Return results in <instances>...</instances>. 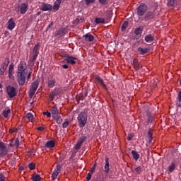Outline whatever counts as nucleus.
<instances>
[{"mask_svg": "<svg viewBox=\"0 0 181 181\" xmlns=\"http://www.w3.org/2000/svg\"><path fill=\"white\" fill-rule=\"evenodd\" d=\"M136 11L138 18H134L135 22L139 23L143 22V21H145L144 16L148 11V5L145 3H141L140 5L136 8Z\"/></svg>", "mask_w": 181, "mask_h": 181, "instance_id": "1", "label": "nucleus"}, {"mask_svg": "<svg viewBox=\"0 0 181 181\" xmlns=\"http://www.w3.org/2000/svg\"><path fill=\"white\" fill-rule=\"evenodd\" d=\"M88 115L87 112L83 111L81 112L79 115L77 117V122L78 124V127L80 128H83L87 124V120H88Z\"/></svg>", "mask_w": 181, "mask_h": 181, "instance_id": "2", "label": "nucleus"}, {"mask_svg": "<svg viewBox=\"0 0 181 181\" xmlns=\"http://www.w3.org/2000/svg\"><path fill=\"white\" fill-rule=\"evenodd\" d=\"M40 44H36L33 49V52H31V57H30V62L33 63V62L36 61L39 54H40Z\"/></svg>", "mask_w": 181, "mask_h": 181, "instance_id": "3", "label": "nucleus"}, {"mask_svg": "<svg viewBox=\"0 0 181 181\" xmlns=\"http://www.w3.org/2000/svg\"><path fill=\"white\" fill-rule=\"evenodd\" d=\"M156 16H158V14H156V10H150L148 11H146L144 19L146 22H147L148 21L153 20Z\"/></svg>", "mask_w": 181, "mask_h": 181, "instance_id": "4", "label": "nucleus"}, {"mask_svg": "<svg viewBox=\"0 0 181 181\" xmlns=\"http://www.w3.org/2000/svg\"><path fill=\"white\" fill-rule=\"evenodd\" d=\"M6 93L10 98H13L16 97L18 92L16 91V88L12 86H7Z\"/></svg>", "mask_w": 181, "mask_h": 181, "instance_id": "5", "label": "nucleus"}, {"mask_svg": "<svg viewBox=\"0 0 181 181\" xmlns=\"http://www.w3.org/2000/svg\"><path fill=\"white\" fill-rule=\"evenodd\" d=\"M39 84L40 83L38 81H35L33 82L31 85V88L29 91V98H33V95H35V93H36L37 89L38 88Z\"/></svg>", "mask_w": 181, "mask_h": 181, "instance_id": "6", "label": "nucleus"}, {"mask_svg": "<svg viewBox=\"0 0 181 181\" xmlns=\"http://www.w3.org/2000/svg\"><path fill=\"white\" fill-rule=\"evenodd\" d=\"M17 78H18L17 80L19 86H23L25 82V78H26L25 74L21 71H18Z\"/></svg>", "mask_w": 181, "mask_h": 181, "instance_id": "7", "label": "nucleus"}, {"mask_svg": "<svg viewBox=\"0 0 181 181\" xmlns=\"http://www.w3.org/2000/svg\"><path fill=\"white\" fill-rule=\"evenodd\" d=\"M8 154V148L3 141H0V156L4 158Z\"/></svg>", "mask_w": 181, "mask_h": 181, "instance_id": "8", "label": "nucleus"}, {"mask_svg": "<svg viewBox=\"0 0 181 181\" xmlns=\"http://www.w3.org/2000/svg\"><path fill=\"white\" fill-rule=\"evenodd\" d=\"M26 68L27 64L25 63V62L21 61L19 65L18 66V72H22L25 74H27Z\"/></svg>", "mask_w": 181, "mask_h": 181, "instance_id": "9", "label": "nucleus"}, {"mask_svg": "<svg viewBox=\"0 0 181 181\" xmlns=\"http://www.w3.org/2000/svg\"><path fill=\"white\" fill-rule=\"evenodd\" d=\"M13 70H14V64L11 63L8 66V77L10 78V80H14L15 76L13 75Z\"/></svg>", "mask_w": 181, "mask_h": 181, "instance_id": "10", "label": "nucleus"}, {"mask_svg": "<svg viewBox=\"0 0 181 181\" xmlns=\"http://www.w3.org/2000/svg\"><path fill=\"white\" fill-rule=\"evenodd\" d=\"M51 113H52V119L56 120V119H57V116L59 113V108L57 106V105H55L54 107H52V109L51 110Z\"/></svg>", "mask_w": 181, "mask_h": 181, "instance_id": "11", "label": "nucleus"}, {"mask_svg": "<svg viewBox=\"0 0 181 181\" xmlns=\"http://www.w3.org/2000/svg\"><path fill=\"white\" fill-rule=\"evenodd\" d=\"M61 165H59L56 166L55 169L54 170L52 174V180H56V178H57L59 173H60L61 172Z\"/></svg>", "mask_w": 181, "mask_h": 181, "instance_id": "12", "label": "nucleus"}, {"mask_svg": "<svg viewBox=\"0 0 181 181\" xmlns=\"http://www.w3.org/2000/svg\"><path fill=\"white\" fill-rule=\"evenodd\" d=\"M60 91L59 88H55V89L52 90L51 93H49V98H51L52 101L54 100V98L57 97V95H59Z\"/></svg>", "mask_w": 181, "mask_h": 181, "instance_id": "13", "label": "nucleus"}, {"mask_svg": "<svg viewBox=\"0 0 181 181\" xmlns=\"http://www.w3.org/2000/svg\"><path fill=\"white\" fill-rule=\"evenodd\" d=\"M65 31H66V29L63 28V27H62L61 28L58 29V30L55 31L54 37H63V35H64Z\"/></svg>", "mask_w": 181, "mask_h": 181, "instance_id": "14", "label": "nucleus"}, {"mask_svg": "<svg viewBox=\"0 0 181 181\" xmlns=\"http://www.w3.org/2000/svg\"><path fill=\"white\" fill-rule=\"evenodd\" d=\"M53 9V6L52 4H47V3H44L41 7V11H51Z\"/></svg>", "mask_w": 181, "mask_h": 181, "instance_id": "15", "label": "nucleus"}, {"mask_svg": "<svg viewBox=\"0 0 181 181\" xmlns=\"http://www.w3.org/2000/svg\"><path fill=\"white\" fill-rule=\"evenodd\" d=\"M28 9V5L26 3H22L20 6V13L21 15H25L27 13Z\"/></svg>", "mask_w": 181, "mask_h": 181, "instance_id": "16", "label": "nucleus"}, {"mask_svg": "<svg viewBox=\"0 0 181 181\" xmlns=\"http://www.w3.org/2000/svg\"><path fill=\"white\" fill-rule=\"evenodd\" d=\"M8 26L7 28L9 30H13L15 28L16 23L13 18H10L8 21Z\"/></svg>", "mask_w": 181, "mask_h": 181, "instance_id": "17", "label": "nucleus"}, {"mask_svg": "<svg viewBox=\"0 0 181 181\" xmlns=\"http://www.w3.org/2000/svg\"><path fill=\"white\" fill-rule=\"evenodd\" d=\"M133 65L134 67V69L136 70H141L143 67V65H141V63H139V60L136 59H133Z\"/></svg>", "mask_w": 181, "mask_h": 181, "instance_id": "18", "label": "nucleus"}, {"mask_svg": "<svg viewBox=\"0 0 181 181\" xmlns=\"http://www.w3.org/2000/svg\"><path fill=\"white\" fill-rule=\"evenodd\" d=\"M145 41L147 43H152L155 40V35L153 34L146 35L144 37Z\"/></svg>", "mask_w": 181, "mask_h": 181, "instance_id": "19", "label": "nucleus"}, {"mask_svg": "<svg viewBox=\"0 0 181 181\" xmlns=\"http://www.w3.org/2000/svg\"><path fill=\"white\" fill-rule=\"evenodd\" d=\"M62 4V0H57L54 2V5L52 6V9L54 11H59L60 8V5Z\"/></svg>", "mask_w": 181, "mask_h": 181, "instance_id": "20", "label": "nucleus"}, {"mask_svg": "<svg viewBox=\"0 0 181 181\" xmlns=\"http://www.w3.org/2000/svg\"><path fill=\"white\" fill-rule=\"evenodd\" d=\"M83 37H85V41L86 42H93L95 40V37L90 33H86V35H83Z\"/></svg>", "mask_w": 181, "mask_h": 181, "instance_id": "21", "label": "nucleus"}, {"mask_svg": "<svg viewBox=\"0 0 181 181\" xmlns=\"http://www.w3.org/2000/svg\"><path fill=\"white\" fill-rule=\"evenodd\" d=\"M177 166V165L176 163L172 162L170 165L168 166L169 173H172L173 171H175Z\"/></svg>", "mask_w": 181, "mask_h": 181, "instance_id": "22", "label": "nucleus"}, {"mask_svg": "<svg viewBox=\"0 0 181 181\" xmlns=\"http://www.w3.org/2000/svg\"><path fill=\"white\" fill-rule=\"evenodd\" d=\"M75 60H77L76 57H70V55L67 56V59H66L67 63L71 64V65H74V64H76Z\"/></svg>", "mask_w": 181, "mask_h": 181, "instance_id": "23", "label": "nucleus"}, {"mask_svg": "<svg viewBox=\"0 0 181 181\" xmlns=\"http://www.w3.org/2000/svg\"><path fill=\"white\" fill-rule=\"evenodd\" d=\"M56 146V142L53 140L51 141H47V143L45 144V147L46 148H54Z\"/></svg>", "mask_w": 181, "mask_h": 181, "instance_id": "24", "label": "nucleus"}, {"mask_svg": "<svg viewBox=\"0 0 181 181\" xmlns=\"http://www.w3.org/2000/svg\"><path fill=\"white\" fill-rule=\"evenodd\" d=\"M138 52L140 54H146L150 52V49L148 48H142L141 47H139Z\"/></svg>", "mask_w": 181, "mask_h": 181, "instance_id": "25", "label": "nucleus"}, {"mask_svg": "<svg viewBox=\"0 0 181 181\" xmlns=\"http://www.w3.org/2000/svg\"><path fill=\"white\" fill-rule=\"evenodd\" d=\"M144 29L142 27L139 26L137 28L135 29L134 33L136 35H139V37H141V33H143Z\"/></svg>", "mask_w": 181, "mask_h": 181, "instance_id": "26", "label": "nucleus"}, {"mask_svg": "<svg viewBox=\"0 0 181 181\" xmlns=\"http://www.w3.org/2000/svg\"><path fill=\"white\" fill-rule=\"evenodd\" d=\"M177 5V0H168V6L175 7Z\"/></svg>", "mask_w": 181, "mask_h": 181, "instance_id": "27", "label": "nucleus"}, {"mask_svg": "<svg viewBox=\"0 0 181 181\" xmlns=\"http://www.w3.org/2000/svg\"><path fill=\"white\" fill-rule=\"evenodd\" d=\"M10 62L11 61L9 57H6L4 59V62L2 63L6 70L7 69Z\"/></svg>", "mask_w": 181, "mask_h": 181, "instance_id": "28", "label": "nucleus"}, {"mask_svg": "<svg viewBox=\"0 0 181 181\" xmlns=\"http://www.w3.org/2000/svg\"><path fill=\"white\" fill-rule=\"evenodd\" d=\"M176 105L177 107H181V91H179L177 93Z\"/></svg>", "mask_w": 181, "mask_h": 181, "instance_id": "29", "label": "nucleus"}, {"mask_svg": "<svg viewBox=\"0 0 181 181\" xmlns=\"http://www.w3.org/2000/svg\"><path fill=\"white\" fill-rule=\"evenodd\" d=\"M85 21V18L81 16V18H76V20L74 21V23L76 25L79 23H83Z\"/></svg>", "mask_w": 181, "mask_h": 181, "instance_id": "30", "label": "nucleus"}, {"mask_svg": "<svg viewBox=\"0 0 181 181\" xmlns=\"http://www.w3.org/2000/svg\"><path fill=\"white\" fill-rule=\"evenodd\" d=\"M132 156H133V158L136 161L139 160V158H140V154L135 151V150H132Z\"/></svg>", "mask_w": 181, "mask_h": 181, "instance_id": "31", "label": "nucleus"}, {"mask_svg": "<svg viewBox=\"0 0 181 181\" xmlns=\"http://www.w3.org/2000/svg\"><path fill=\"white\" fill-rule=\"evenodd\" d=\"M41 176L40 174H33L32 175V180L33 181H41Z\"/></svg>", "mask_w": 181, "mask_h": 181, "instance_id": "32", "label": "nucleus"}, {"mask_svg": "<svg viewBox=\"0 0 181 181\" xmlns=\"http://www.w3.org/2000/svg\"><path fill=\"white\" fill-rule=\"evenodd\" d=\"M95 22L96 24H104L105 23V20L103 18H95Z\"/></svg>", "mask_w": 181, "mask_h": 181, "instance_id": "33", "label": "nucleus"}, {"mask_svg": "<svg viewBox=\"0 0 181 181\" xmlns=\"http://www.w3.org/2000/svg\"><path fill=\"white\" fill-rule=\"evenodd\" d=\"M148 138L149 139V143H151L153 140V129L152 128L148 129Z\"/></svg>", "mask_w": 181, "mask_h": 181, "instance_id": "34", "label": "nucleus"}, {"mask_svg": "<svg viewBox=\"0 0 181 181\" xmlns=\"http://www.w3.org/2000/svg\"><path fill=\"white\" fill-rule=\"evenodd\" d=\"M56 84V79H50L48 81V87L49 88H53L54 86H55Z\"/></svg>", "mask_w": 181, "mask_h": 181, "instance_id": "35", "label": "nucleus"}, {"mask_svg": "<svg viewBox=\"0 0 181 181\" xmlns=\"http://www.w3.org/2000/svg\"><path fill=\"white\" fill-rule=\"evenodd\" d=\"M95 80L98 83L103 85L104 86H105L103 79L102 78H100V76H99V75H95Z\"/></svg>", "mask_w": 181, "mask_h": 181, "instance_id": "36", "label": "nucleus"}, {"mask_svg": "<svg viewBox=\"0 0 181 181\" xmlns=\"http://www.w3.org/2000/svg\"><path fill=\"white\" fill-rule=\"evenodd\" d=\"M86 139H87V136H86L82 135V136L80 137L78 141H79V144H80L81 147L82 144L84 143V141H86Z\"/></svg>", "mask_w": 181, "mask_h": 181, "instance_id": "37", "label": "nucleus"}, {"mask_svg": "<svg viewBox=\"0 0 181 181\" xmlns=\"http://www.w3.org/2000/svg\"><path fill=\"white\" fill-rule=\"evenodd\" d=\"M128 27V21H124L123 23H122V25L121 27V29L122 31H124Z\"/></svg>", "mask_w": 181, "mask_h": 181, "instance_id": "38", "label": "nucleus"}, {"mask_svg": "<svg viewBox=\"0 0 181 181\" xmlns=\"http://www.w3.org/2000/svg\"><path fill=\"white\" fill-rule=\"evenodd\" d=\"M9 113H11V109H5L3 111V115H4V117H8Z\"/></svg>", "mask_w": 181, "mask_h": 181, "instance_id": "39", "label": "nucleus"}, {"mask_svg": "<svg viewBox=\"0 0 181 181\" xmlns=\"http://www.w3.org/2000/svg\"><path fill=\"white\" fill-rule=\"evenodd\" d=\"M6 71L4 64H1V67L0 68V76H4V72Z\"/></svg>", "mask_w": 181, "mask_h": 181, "instance_id": "40", "label": "nucleus"}, {"mask_svg": "<svg viewBox=\"0 0 181 181\" xmlns=\"http://www.w3.org/2000/svg\"><path fill=\"white\" fill-rule=\"evenodd\" d=\"M55 121L57 124H62L63 122V119H62V116L57 115Z\"/></svg>", "mask_w": 181, "mask_h": 181, "instance_id": "41", "label": "nucleus"}, {"mask_svg": "<svg viewBox=\"0 0 181 181\" xmlns=\"http://www.w3.org/2000/svg\"><path fill=\"white\" fill-rule=\"evenodd\" d=\"M87 95H88V92H85L84 93H83L81 95L79 96V100H81V101H83V100H85Z\"/></svg>", "mask_w": 181, "mask_h": 181, "instance_id": "42", "label": "nucleus"}, {"mask_svg": "<svg viewBox=\"0 0 181 181\" xmlns=\"http://www.w3.org/2000/svg\"><path fill=\"white\" fill-rule=\"evenodd\" d=\"M104 168H105V170H104L105 174L108 175V173H110V165H105Z\"/></svg>", "mask_w": 181, "mask_h": 181, "instance_id": "43", "label": "nucleus"}, {"mask_svg": "<svg viewBox=\"0 0 181 181\" xmlns=\"http://www.w3.org/2000/svg\"><path fill=\"white\" fill-rule=\"evenodd\" d=\"M148 119H147V123L150 124L152 123L153 119V116L151 115H148Z\"/></svg>", "mask_w": 181, "mask_h": 181, "instance_id": "44", "label": "nucleus"}, {"mask_svg": "<svg viewBox=\"0 0 181 181\" xmlns=\"http://www.w3.org/2000/svg\"><path fill=\"white\" fill-rule=\"evenodd\" d=\"M28 168H29V169H30V170H34V169H35V163H29Z\"/></svg>", "mask_w": 181, "mask_h": 181, "instance_id": "45", "label": "nucleus"}, {"mask_svg": "<svg viewBox=\"0 0 181 181\" xmlns=\"http://www.w3.org/2000/svg\"><path fill=\"white\" fill-rule=\"evenodd\" d=\"M26 117L29 119V121H33V115H32V113H27Z\"/></svg>", "mask_w": 181, "mask_h": 181, "instance_id": "46", "label": "nucleus"}, {"mask_svg": "<svg viewBox=\"0 0 181 181\" xmlns=\"http://www.w3.org/2000/svg\"><path fill=\"white\" fill-rule=\"evenodd\" d=\"M135 171L138 175H140V173H141L142 171V168L141 166H139L136 168Z\"/></svg>", "mask_w": 181, "mask_h": 181, "instance_id": "47", "label": "nucleus"}, {"mask_svg": "<svg viewBox=\"0 0 181 181\" xmlns=\"http://www.w3.org/2000/svg\"><path fill=\"white\" fill-rule=\"evenodd\" d=\"M96 166H97V163H95L90 169V173H92V175H93V173H94V172L96 169Z\"/></svg>", "mask_w": 181, "mask_h": 181, "instance_id": "48", "label": "nucleus"}, {"mask_svg": "<svg viewBox=\"0 0 181 181\" xmlns=\"http://www.w3.org/2000/svg\"><path fill=\"white\" fill-rule=\"evenodd\" d=\"M101 5H107L108 0H98Z\"/></svg>", "mask_w": 181, "mask_h": 181, "instance_id": "49", "label": "nucleus"}, {"mask_svg": "<svg viewBox=\"0 0 181 181\" xmlns=\"http://www.w3.org/2000/svg\"><path fill=\"white\" fill-rule=\"evenodd\" d=\"M91 178H92V173L90 170L89 173H88V175L86 176V180L89 181L91 180Z\"/></svg>", "mask_w": 181, "mask_h": 181, "instance_id": "50", "label": "nucleus"}, {"mask_svg": "<svg viewBox=\"0 0 181 181\" xmlns=\"http://www.w3.org/2000/svg\"><path fill=\"white\" fill-rule=\"evenodd\" d=\"M69 124V122L68 120H66L64 122H63L62 127L63 128H66Z\"/></svg>", "mask_w": 181, "mask_h": 181, "instance_id": "51", "label": "nucleus"}, {"mask_svg": "<svg viewBox=\"0 0 181 181\" xmlns=\"http://www.w3.org/2000/svg\"><path fill=\"white\" fill-rule=\"evenodd\" d=\"M95 0H86V5L93 4Z\"/></svg>", "mask_w": 181, "mask_h": 181, "instance_id": "52", "label": "nucleus"}, {"mask_svg": "<svg viewBox=\"0 0 181 181\" xmlns=\"http://www.w3.org/2000/svg\"><path fill=\"white\" fill-rule=\"evenodd\" d=\"M81 147V144H80V141H79V139H78V141H77L76 145L75 146V148L77 149V150H78V149H80Z\"/></svg>", "mask_w": 181, "mask_h": 181, "instance_id": "53", "label": "nucleus"}, {"mask_svg": "<svg viewBox=\"0 0 181 181\" xmlns=\"http://www.w3.org/2000/svg\"><path fill=\"white\" fill-rule=\"evenodd\" d=\"M105 165L110 166V158H109V157H105Z\"/></svg>", "mask_w": 181, "mask_h": 181, "instance_id": "54", "label": "nucleus"}, {"mask_svg": "<svg viewBox=\"0 0 181 181\" xmlns=\"http://www.w3.org/2000/svg\"><path fill=\"white\" fill-rule=\"evenodd\" d=\"M44 115H47V117H51V112L46 111L43 113Z\"/></svg>", "mask_w": 181, "mask_h": 181, "instance_id": "55", "label": "nucleus"}, {"mask_svg": "<svg viewBox=\"0 0 181 181\" xmlns=\"http://www.w3.org/2000/svg\"><path fill=\"white\" fill-rule=\"evenodd\" d=\"M0 181H6L4 174H0Z\"/></svg>", "mask_w": 181, "mask_h": 181, "instance_id": "56", "label": "nucleus"}, {"mask_svg": "<svg viewBox=\"0 0 181 181\" xmlns=\"http://www.w3.org/2000/svg\"><path fill=\"white\" fill-rule=\"evenodd\" d=\"M132 138H134V135L132 134H129L127 136L128 141H131V139H132Z\"/></svg>", "mask_w": 181, "mask_h": 181, "instance_id": "57", "label": "nucleus"}, {"mask_svg": "<svg viewBox=\"0 0 181 181\" xmlns=\"http://www.w3.org/2000/svg\"><path fill=\"white\" fill-rule=\"evenodd\" d=\"M15 146H16V147H18V146H19V139H16L15 141Z\"/></svg>", "mask_w": 181, "mask_h": 181, "instance_id": "58", "label": "nucleus"}, {"mask_svg": "<svg viewBox=\"0 0 181 181\" xmlns=\"http://www.w3.org/2000/svg\"><path fill=\"white\" fill-rule=\"evenodd\" d=\"M37 130H38V131H44V130H45V128H44V127H42V126H40V127H38Z\"/></svg>", "mask_w": 181, "mask_h": 181, "instance_id": "59", "label": "nucleus"}, {"mask_svg": "<svg viewBox=\"0 0 181 181\" xmlns=\"http://www.w3.org/2000/svg\"><path fill=\"white\" fill-rule=\"evenodd\" d=\"M16 11L17 13L21 11V6L20 5H18V7L16 8Z\"/></svg>", "mask_w": 181, "mask_h": 181, "instance_id": "60", "label": "nucleus"}, {"mask_svg": "<svg viewBox=\"0 0 181 181\" xmlns=\"http://www.w3.org/2000/svg\"><path fill=\"white\" fill-rule=\"evenodd\" d=\"M16 129H10V130H9V132H10V134H14V132H16Z\"/></svg>", "mask_w": 181, "mask_h": 181, "instance_id": "61", "label": "nucleus"}, {"mask_svg": "<svg viewBox=\"0 0 181 181\" xmlns=\"http://www.w3.org/2000/svg\"><path fill=\"white\" fill-rule=\"evenodd\" d=\"M31 76H32V71H31V72H29V74H28V77H27L28 80H30V78H31Z\"/></svg>", "mask_w": 181, "mask_h": 181, "instance_id": "62", "label": "nucleus"}, {"mask_svg": "<svg viewBox=\"0 0 181 181\" xmlns=\"http://www.w3.org/2000/svg\"><path fill=\"white\" fill-rule=\"evenodd\" d=\"M53 25V22H51L50 24L48 25V28H52Z\"/></svg>", "mask_w": 181, "mask_h": 181, "instance_id": "63", "label": "nucleus"}, {"mask_svg": "<svg viewBox=\"0 0 181 181\" xmlns=\"http://www.w3.org/2000/svg\"><path fill=\"white\" fill-rule=\"evenodd\" d=\"M63 68H64V69H67L69 68V66L66 64L63 65Z\"/></svg>", "mask_w": 181, "mask_h": 181, "instance_id": "64", "label": "nucleus"}]
</instances>
